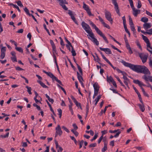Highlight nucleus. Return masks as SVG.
Wrapping results in <instances>:
<instances>
[{"mask_svg": "<svg viewBox=\"0 0 152 152\" xmlns=\"http://www.w3.org/2000/svg\"><path fill=\"white\" fill-rule=\"evenodd\" d=\"M121 62L125 66L129 68L133 71L137 73H143L145 75L142 77V78L146 81L149 80V78L146 75L151 74V72L148 68L143 65H134L126 62L124 60H122Z\"/></svg>", "mask_w": 152, "mask_h": 152, "instance_id": "1", "label": "nucleus"}, {"mask_svg": "<svg viewBox=\"0 0 152 152\" xmlns=\"http://www.w3.org/2000/svg\"><path fill=\"white\" fill-rule=\"evenodd\" d=\"M81 25L83 28L89 34V36L92 39L90 38L89 37H88V38L94 42L95 43L96 45H98L99 44V42L97 39L94 38V35L92 31H90L91 29L89 25L84 21H83L82 22Z\"/></svg>", "mask_w": 152, "mask_h": 152, "instance_id": "2", "label": "nucleus"}, {"mask_svg": "<svg viewBox=\"0 0 152 152\" xmlns=\"http://www.w3.org/2000/svg\"><path fill=\"white\" fill-rule=\"evenodd\" d=\"M105 15L106 19L109 21L111 23H113V19L111 18V15L109 11L106 10H105Z\"/></svg>", "mask_w": 152, "mask_h": 152, "instance_id": "3", "label": "nucleus"}, {"mask_svg": "<svg viewBox=\"0 0 152 152\" xmlns=\"http://www.w3.org/2000/svg\"><path fill=\"white\" fill-rule=\"evenodd\" d=\"M83 8L86 11L88 14L89 16H93L94 15L92 14L89 7L84 2L83 3Z\"/></svg>", "mask_w": 152, "mask_h": 152, "instance_id": "4", "label": "nucleus"}, {"mask_svg": "<svg viewBox=\"0 0 152 152\" xmlns=\"http://www.w3.org/2000/svg\"><path fill=\"white\" fill-rule=\"evenodd\" d=\"M56 131L55 137H57L58 135L61 136L62 134V131L59 125H58L57 127L55 128Z\"/></svg>", "mask_w": 152, "mask_h": 152, "instance_id": "5", "label": "nucleus"}, {"mask_svg": "<svg viewBox=\"0 0 152 152\" xmlns=\"http://www.w3.org/2000/svg\"><path fill=\"white\" fill-rule=\"evenodd\" d=\"M139 57L142 61L143 63L146 62L148 57V55L144 54L143 53H141L139 54Z\"/></svg>", "mask_w": 152, "mask_h": 152, "instance_id": "6", "label": "nucleus"}, {"mask_svg": "<svg viewBox=\"0 0 152 152\" xmlns=\"http://www.w3.org/2000/svg\"><path fill=\"white\" fill-rule=\"evenodd\" d=\"M68 12H68V14H69V15L70 16L72 19V20L77 25H78L77 21L76 20L75 18L73 15L72 11L70 10H69Z\"/></svg>", "mask_w": 152, "mask_h": 152, "instance_id": "7", "label": "nucleus"}, {"mask_svg": "<svg viewBox=\"0 0 152 152\" xmlns=\"http://www.w3.org/2000/svg\"><path fill=\"white\" fill-rule=\"evenodd\" d=\"M142 37L143 39L144 40L145 42L147 44V47L148 48H150V41L148 38L143 35H142Z\"/></svg>", "mask_w": 152, "mask_h": 152, "instance_id": "8", "label": "nucleus"}, {"mask_svg": "<svg viewBox=\"0 0 152 152\" xmlns=\"http://www.w3.org/2000/svg\"><path fill=\"white\" fill-rule=\"evenodd\" d=\"M50 42L52 48L53 53H55L56 54H57V53L56 50V47L53 41L52 40L50 39Z\"/></svg>", "mask_w": 152, "mask_h": 152, "instance_id": "9", "label": "nucleus"}, {"mask_svg": "<svg viewBox=\"0 0 152 152\" xmlns=\"http://www.w3.org/2000/svg\"><path fill=\"white\" fill-rule=\"evenodd\" d=\"M99 49L102 51H104L107 54H112V52L110 49L109 48H103L101 47H100Z\"/></svg>", "mask_w": 152, "mask_h": 152, "instance_id": "10", "label": "nucleus"}, {"mask_svg": "<svg viewBox=\"0 0 152 152\" xmlns=\"http://www.w3.org/2000/svg\"><path fill=\"white\" fill-rule=\"evenodd\" d=\"M133 82L134 83L138 84L140 87H141L142 86H147L146 85L143 84L142 82L138 80H133Z\"/></svg>", "mask_w": 152, "mask_h": 152, "instance_id": "11", "label": "nucleus"}, {"mask_svg": "<svg viewBox=\"0 0 152 152\" xmlns=\"http://www.w3.org/2000/svg\"><path fill=\"white\" fill-rule=\"evenodd\" d=\"M99 21L101 22L102 24L103 25L104 27L107 28L108 29L110 28V27L109 25L106 23L104 21L103 19L100 16H98Z\"/></svg>", "mask_w": 152, "mask_h": 152, "instance_id": "12", "label": "nucleus"}, {"mask_svg": "<svg viewBox=\"0 0 152 152\" xmlns=\"http://www.w3.org/2000/svg\"><path fill=\"white\" fill-rule=\"evenodd\" d=\"M143 28L145 29L146 31H148V29L150 28L151 26V24L149 23H144L143 25Z\"/></svg>", "mask_w": 152, "mask_h": 152, "instance_id": "13", "label": "nucleus"}, {"mask_svg": "<svg viewBox=\"0 0 152 152\" xmlns=\"http://www.w3.org/2000/svg\"><path fill=\"white\" fill-rule=\"evenodd\" d=\"M70 97L77 107H78L79 106H80V105H81L80 103L78 102L76 99L73 96L71 95Z\"/></svg>", "mask_w": 152, "mask_h": 152, "instance_id": "14", "label": "nucleus"}, {"mask_svg": "<svg viewBox=\"0 0 152 152\" xmlns=\"http://www.w3.org/2000/svg\"><path fill=\"white\" fill-rule=\"evenodd\" d=\"M114 5V8L116 12L119 16H120V13L119 9L118 6V4L115 3V4Z\"/></svg>", "mask_w": 152, "mask_h": 152, "instance_id": "15", "label": "nucleus"}, {"mask_svg": "<svg viewBox=\"0 0 152 152\" xmlns=\"http://www.w3.org/2000/svg\"><path fill=\"white\" fill-rule=\"evenodd\" d=\"M93 87L94 88V90L99 91V87L98 85V83H95L93 84Z\"/></svg>", "mask_w": 152, "mask_h": 152, "instance_id": "16", "label": "nucleus"}, {"mask_svg": "<svg viewBox=\"0 0 152 152\" xmlns=\"http://www.w3.org/2000/svg\"><path fill=\"white\" fill-rule=\"evenodd\" d=\"M107 81L109 83L110 82H111L112 83L114 81L113 77L111 76L109 77L108 76H107Z\"/></svg>", "mask_w": 152, "mask_h": 152, "instance_id": "17", "label": "nucleus"}, {"mask_svg": "<svg viewBox=\"0 0 152 152\" xmlns=\"http://www.w3.org/2000/svg\"><path fill=\"white\" fill-rule=\"evenodd\" d=\"M138 106L139 107L140 109L141 110L142 112H143L145 110V108L144 105L142 103V104H138Z\"/></svg>", "mask_w": 152, "mask_h": 152, "instance_id": "18", "label": "nucleus"}, {"mask_svg": "<svg viewBox=\"0 0 152 152\" xmlns=\"http://www.w3.org/2000/svg\"><path fill=\"white\" fill-rule=\"evenodd\" d=\"M37 82L39 83L41 86L42 87L44 88H48V87L45 84L43 83L42 82H41V81L37 80Z\"/></svg>", "mask_w": 152, "mask_h": 152, "instance_id": "19", "label": "nucleus"}, {"mask_svg": "<svg viewBox=\"0 0 152 152\" xmlns=\"http://www.w3.org/2000/svg\"><path fill=\"white\" fill-rule=\"evenodd\" d=\"M46 97L48 99L49 101L52 104H53L54 102V100L52 98H50V97L47 94H45Z\"/></svg>", "mask_w": 152, "mask_h": 152, "instance_id": "20", "label": "nucleus"}, {"mask_svg": "<svg viewBox=\"0 0 152 152\" xmlns=\"http://www.w3.org/2000/svg\"><path fill=\"white\" fill-rule=\"evenodd\" d=\"M70 47L72 48V50L71 51V52L72 53V55L73 56H75L76 55L75 51L74 50V48L72 45Z\"/></svg>", "mask_w": 152, "mask_h": 152, "instance_id": "21", "label": "nucleus"}, {"mask_svg": "<svg viewBox=\"0 0 152 152\" xmlns=\"http://www.w3.org/2000/svg\"><path fill=\"white\" fill-rule=\"evenodd\" d=\"M70 104L69 105V109L71 112L72 114V115H73L74 114V112L73 110V109L72 108V106L73 104L72 103H70Z\"/></svg>", "mask_w": 152, "mask_h": 152, "instance_id": "22", "label": "nucleus"}, {"mask_svg": "<svg viewBox=\"0 0 152 152\" xmlns=\"http://www.w3.org/2000/svg\"><path fill=\"white\" fill-rule=\"evenodd\" d=\"M60 2V5H62V4H67L68 3L66 2V0H57Z\"/></svg>", "mask_w": 152, "mask_h": 152, "instance_id": "23", "label": "nucleus"}, {"mask_svg": "<svg viewBox=\"0 0 152 152\" xmlns=\"http://www.w3.org/2000/svg\"><path fill=\"white\" fill-rule=\"evenodd\" d=\"M122 75H123V78L124 80H129V79L127 77V74L126 72H125L124 73H123V74Z\"/></svg>", "mask_w": 152, "mask_h": 152, "instance_id": "24", "label": "nucleus"}, {"mask_svg": "<svg viewBox=\"0 0 152 152\" xmlns=\"http://www.w3.org/2000/svg\"><path fill=\"white\" fill-rule=\"evenodd\" d=\"M77 77L79 81L81 80H83V77L81 75H80L78 72H77Z\"/></svg>", "mask_w": 152, "mask_h": 152, "instance_id": "25", "label": "nucleus"}, {"mask_svg": "<svg viewBox=\"0 0 152 152\" xmlns=\"http://www.w3.org/2000/svg\"><path fill=\"white\" fill-rule=\"evenodd\" d=\"M95 55L96 56V58H94V60L96 62H98V63H99L100 64H102L99 61H100V59L99 58L98 56L96 53H95Z\"/></svg>", "mask_w": 152, "mask_h": 152, "instance_id": "26", "label": "nucleus"}, {"mask_svg": "<svg viewBox=\"0 0 152 152\" xmlns=\"http://www.w3.org/2000/svg\"><path fill=\"white\" fill-rule=\"evenodd\" d=\"M104 147L102 149V152H105L107 149V144L105 142L104 143Z\"/></svg>", "mask_w": 152, "mask_h": 152, "instance_id": "27", "label": "nucleus"}, {"mask_svg": "<svg viewBox=\"0 0 152 152\" xmlns=\"http://www.w3.org/2000/svg\"><path fill=\"white\" fill-rule=\"evenodd\" d=\"M141 21L142 22H144L145 23H146L148 21V18L145 17H143L141 18Z\"/></svg>", "mask_w": 152, "mask_h": 152, "instance_id": "28", "label": "nucleus"}, {"mask_svg": "<svg viewBox=\"0 0 152 152\" xmlns=\"http://www.w3.org/2000/svg\"><path fill=\"white\" fill-rule=\"evenodd\" d=\"M48 75L53 80H54L55 78L56 77L53 75L50 72H49V74Z\"/></svg>", "mask_w": 152, "mask_h": 152, "instance_id": "29", "label": "nucleus"}, {"mask_svg": "<svg viewBox=\"0 0 152 152\" xmlns=\"http://www.w3.org/2000/svg\"><path fill=\"white\" fill-rule=\"evenodd\" d=\"M97 33L100 35V36H102L104 34L102 33V32L99 29L97 28L95 30Z\"/></svg>", "mask_w": 152, "mask_h": 152, "instance_id": "30", "label": "nucleus"}, {"mask_svg": "<svg viewBox=\"0 0 152 152\" xmlns=\"http://www.w3.org/2000/svg\"><path fill=\"white\" fill-rule=\"evenodd\" d=\"M131 6V7L132 9V10H134V9L135 8L134 7V4H133V1L132 0H128Z\"/></svg>", "mask_w": 152, "mask_h": 152, "instance_id": "31", "label": "nucleus"}, {"mask_svg": "<svg viewBox=\"0 0 152 152\" xmlns=\"http://www.w3.org/2000/svg\"><path fill=\"white\" fill-rule=\"evenodd\" d=\"M133 12V14L135 17H137L138 15V10L136 9L135 8L134 9V10H132Z\"/></svg>", "mask_w": 152, "mask_h": 152, "instance_id": "32", "label": "nucleus"}, {"mask_svg": "<svg viewBox=\"0 0 152 152\" xmlns=\"http://www.w3.org/2000/svg\"><path fill=\"white\" fill-rule=\"evenodd\" d=\"M26 88L27 89V91L29 94H31L32 93L31 92V88L30 87H29L27 86H26Z\"/></svg>", "mask_w": 152, "mask_h": 152, "instance_id": "33", "label": "nucleus"}, {"mask_svg": "<svg viewBox=\"0 0 152 152\" xmlns=\"http://www.w3.org/2000/svg\"><path fill=\"white\" fill-rule=\"evenodd\" d=\"M71 131L75 135L76 137H77L79 134L74 129L71 130Z\"/></svg>", "mask_w": 152, "mask_h": 152, "instance_id": "34", "label": "nucleus"}, {"mask_svg": "<svg viewBox=\"0 0 152 152\" xmlns=\"http://www.w3.org/2000/svg\"><path fill=\"white\" fill-rule=\"evenodd\" d=\"M24 10L25 12H26V13L29 16H30V15L31 14H30L29 13V10L26 7H25L24 9Z\"/></svg>", "mask_w": 152, "mask_h": 152, "instance_id": "35", "label": "nucleus"}, {"mask_svg": "<svg viewBox=\"0 0 152 152\" xmlns=\"http://www.w3.org/2000/svg\"><path fill=\"white\" fill-rule=\"evenodd\" d=\"M9 134V132H7L5 135H1L0 136V137L2 138H4L8 137Z\"/></svg>", "mask_w": 152, "mask_h": 152, "instance_id": "36", "label": "nucleus"}, {"mask_svg": "<svg viewBox=\"0 0 152 152\" xmlns=\"http://www.w3.org/2000/svg\"><path fill=\"white\" fill-rule=\"evenodd\" d=\"M15 49L17 50L18 51H19L20 52H21V53H23V50L21 48L16 47Z\"/></svg>", "mask_w": 152, "mask_h": 152, "instance_id": "37", "label": "nucleus"}, {"mask_svg": "<svg viewBox=\"0 0 152 152\" xmlns=\"http://www.w3.org/2000/svg\"><path fill=\"white\" fill-rule=\"evenodd\" d=\"M58 113L59 118H61L62 116V110L61 109L59 108L58 109Z\"/></svg>", "mask_w": 152, "mask_h": 152, "instance_id": "38", "label": "nucleus"}, {"mask_svg": "<svg viewBox=\"0 0 152 152\" xmlns=\"http://www.w3.org/2000/svg\"><path fill=\"white\" fill-rule=\"evenodd\" d=\"M129 24L130 26L134 25L132 21V18H131L130 16H129Z\"/></svg>", "mask_w": 152, "mask_h": 152, "instance_id": "39", "label": "nucleus"}, {"mask_svg": "<svg viewBox=\"0 0 152 152\" xmlns=\"http://www.w3.org/2000/svg\"><path fill=\"white\" fill-rule=\"evenodd\" d=\"M137 95H138V97H139V100H140V102L142 103L143 104V101H142V99L141 98V97L140 94V93L139 92L137 93Z\"/></svg>", "mask_w": 152, "mask_h": 152, "instance_id": "40", "label": "nucleus"}, {"mask_svg": "<svg viewBox=\"0 0 152 152\" xmlns=\"http://www.w3.org/2000/svg\"><path fill=\"white\" fill-rule=\"evenodd\" d=\"M142 6L141 2L140 0H138L137 2V7L138 8H140Z\"/></svg>", "mask_w": 152, "mask_h": 152, "instance_id": "41", "label": "nucleus"}, {"mask_svg": "<svg viewBox=\"0 0 152 152\" xmlns=\"http://www.w3.org/2000/svg\"><path fill=\"white\" fill-rule=\"evenodd\" d=\"M57 86L59 88H60L62 91H63L65 94L66 95V92L64 89L63 87L60 86L58 84H57Z\"/></svg>", "mask_w": 152, "mask_h": 152, "instance_id": "42", "label": "nucleus"}, {"mask_svg": "<svg viewBox=\"0 0 152 152\" xmlns=\"http://www.w3.org/2000/svg\"><path fill=\"white\" fill-rule=\"evenodd\" d=\"M101 37H102L103 39L104 40L105 42L107 44H108L109 43L106 37L104 36V34Z\"/></svg>", "mask_w": 152, "mask_h": 152, "instance_id": "43", "label": "nucleus"}, {"mask_svg": "<svg viewBox=\"0 0 152 152\" xmlns=\"http://www.w3.org/2000/svg\"><path fill=\"white\" fill-rule=\"evenodd\" d=\"M33 105L34 107H37V109L38 110H41L40 107L39 106L37 105V104H36L35 103L33 104Z\"/></svg>", "mask_w": 152, "mask_h": 152, "instance_id": "44", "label": "nucleus"}, {"mask_svg": "<svg viewBox=\"0 0 152 152\" xmlns=\"http://www.w3.org/2000/svg\"><path fill=\"white\" fill-rule=\"evenodd\" d=\"M98 136V134H95L93 138L91 140V142H93L94 140L96 139Z\"/></svg>", "mask_w": 152, "mask_h": 152, "instance_id": "45", "label": "nucleus"}, {"mask_svg": "<svg viewBox=\"0 0 152 152\" xmlns=\"http://www.w3.org/2000/svg\"><path fill=\"white\" fill-rule=\"evenodd\" d=\"M6 50V47H3L1 49V53H5Z\"/></svg>", "mask_w": 152, "mask_h": 152, "instance_id": "46", "label": "nucleus"}, {"mask_svg": "<svg viewBox=\"0 0 152 152\" xmlns=\"http://www.w3.org/2000/svg\"><path fill=\"white\" fill-rule=\"evenodd\" d=\"M54 80H55L59 84H60L61 85L63 86V84H62V82H61V81L60 80H58V78H57L56 77L55 78V79H54Z\"/></svg>", "mask_w": 152, "mask_h": 152, "instance_id": "47", "label": "nucleus"}, {"mask_svg": "<svg viewBox=\"0 0 152 152\" xmlns=\"http://www.w3.org/2000/svg\"><path fill=\"white\" fill-rule=\"evenodd\" d=\"M119 130H120L119 129L115 130H110L109 131V132L111 133H115V132H118V131Z\"/></svg>", "mask_w": 152, "mask_h": 152, "instance_id": "48", "label": "nucleus"}, {"mask_svg": "<svg viewBox=\"0 0 152 152\" xmlns=\"http://www.w3.org/2000/svg\"><path fill=\"white\" fill-rule=\"evenodd\" d=\"M96 145V143H92L90 145H89L88 146L89 148H91V147H95Z\"/></svg>", "mask_w": 152, "mask_h": 152, "instance_id": "49", "label": "nucleus"}, {"mask_svg": "<svg viewBox=\"0 0 152 152\" xmlns=\"http://www.w3.org/2000/svg\"><path fill=\"white\" fill-rule=\"evenodd\" d=\"M129 80H124V84L126 85L127 86V87H128V88L129 89V87L128 86V83L129 82Z\"/></svg>", "mask_w": 152, "mask_h": 152, "instance_id": "50", "label": "nucleus"}, {"mask_svg": "<svg viewBox=\"0 0 152 152\" xmlns=\"http://www.w3.org/2000/svg\"><path fill=\"white\" fill-rule=\"evenodd\" d=\"M62 128L66 132L68 133H69L70 132L69 130L68 129H67L65 126H62Z\"/></svg>", "mask_w": 152, "mask_h": 152, "instance_id": "51", "label": "nucleus"}, {"mask_svg": "<svg viewBox=\"0 0 152 152\" xmlns=\"http://www.w3.org/2000/svg\"><path fill=\"white\" fill-rule=\"evenodd\" d=\"M17 4L20 7H22L23 6V4H22L21 2L20 1H19L16 2Z\"/></svg>", "mask_w": 152, "mask_h": 152, "instance_id": "52", "label": "nucleus"}, {"mask_svg": "<svg viewBox=\"0 0 152 152\" xmlns=\"http://www.w3.org/2000/svg\"><path fill=\"white\" fill-rule=\"evenodd\" d=\"M121 131H119L118 132H117V133H116V134L114 135V137H117L119 136V134L121 133Z\"/></svg>", "mask_w": 152, "mask_h": 152, "instance_id": "53", "label": "nucleus"}, {"mask_svg": "<svg viewBox=\"0 0 152 152\" xmlns=\"http://www.w3.org/2000/svg\"><path fill=\"white\" fill-rule=\"evenodd\" d=\"M121 131H119L118 132H117V133H116V134L114 135V137H117L119 136V134L121 133Z\"/></svg>", "mask_w": 152, "mask_h": 152, "instance_id": "54", "label": "nucleus"}, {"mask_svg": "<svg viewBox=\"0 0 152 152\" xmlns=\"http://www.w3.org/2000/svg\"><path fill=\"white\" fill-rule=\"evenodd\" d=\"M11 59L13 62H17V60L16 57H11Z\"/></svg>", "mask_w": 152, "mask_h": 152, "instance_id": "55", "label": "nucleus"}, {"mask_svg": "<svg viewBox=\"0 0 152 152\" xmlns=\"http://www.w3.org/2000/svg\"><path fill=\"white\" fill-rule=\"evenodd\" d=\"M68 61H69V62L71 66V67H72V68L74 69H75V67L73 66L70 60L69 59H68Z\"/></svg>", "mask_w": 152, "mask_h": 152, "instance_id": "56", "label": "nucleus"}, {"mask_svg": "<svg viewBox=\"0 0 152 152\" xmlns=\"http://www.w3.org/2000/svg\"><path fill=\"white\" fill-rule=\"evenodd\" d=\"M131 29L132 31L134 32V33L135 31H136L135 29L134 25L131 26Z\"/></svg>", "mask_w": 152, "mask_h": 152, "instance_id": "57", "label": "nucleus"}, {"mask_svg": "<svg viewBox=\"0 0 152 152\" xmlns=\"http://www.w3.org/2000/svg\"><path fill=\"white\" fill-rule=\"evenodd\" d=\"M147 31L148 32V34L150 35L152 34V28Z\"/></svg>", "mask_w": 152, "mask_h": 152, "instance_id": "58", "label": "nucleus"}, {"mask_svg": "<svg viewBox=\"0 0 152 152\" xmlns=\"http://www.w3.org/2000/svg\"><path fill=\"white\" fill-rule=\"evenodd\" d=\"M5 56V53H1V59H3Z\"/></svg>", "mask_w": 152, "mask_h": 152, "instance_id": "59", "label": "nucleus"}, {"mask_svg": "<svg viewBox=\"0 0 152 152\" xmlns=\"http://www.w3.org/2000/svg\"><path fill=\"white\" fill-rule=\"evenodd\" d=\"M101 97V95H99L98 96L97 98H96L95 100V101H96L97 102H98L99 101V99H100V98Z\"/></svg>", "mask_w": 152, "mask_h": 152, "instance_id": "60", "label": "nucleus"}, {"mask_svg": "<svg viewBox=\"0 0 152 152\" xmlns=\"http://www.w3.org/2000/svg\"><path fill=\"white\" fill-rule=\"evenodd\" d=\"M64 38L66 41L67 42L68 44L70 46L72 45L70 42L67 39L66 37H65Z\"/></svg>", "mask_w": 152, "mask_h": 152, "instance_id": "61", "label": "nucleus"}, {"mask_svg": "<svg viewBox=\"0 0 152 152\" xmlns=\"http://www.w3.org/2000/svg\"><path fill=\"white\" fill-rule=\"evenodd\" d=\"M125 43L126 45V47L127 49L129 48H131L130 45L129 44L128 42H125Z\"/></svg>", "mask_w": 152, "mask_h": 152, "instance_id": "62", "label": "nucleus"}, {"mask_svg": "<svg viewBox=\"0 0 152 152\" xmlns=\"http://www.w3.org/2000/svg\"><path fill=\"white\" fill-rule=\"evenodd\" d=\"M101 133H102V136L103 137V135L104 134H107V130H104L101 132Z\"/></svg>", "mask_w": 152, "mask_h": 152, "instance_id": "63", "label": "nucleus"}, {"mask_svg": "<svg viewBox=\"0 0 152 152\" xmlns=\"http://www.w3.org/2000/svg\"><path fill=\"white\" fill-rule=\"evenodd\" d=\"M61 6H62L64 10H68V8L66 6V5H65V4H62V5H61Z\"/></svg>", "mask_w": 152, "mask_h": 152, "instance_id": "64", "label": "nucleus"}]
</instances>
